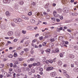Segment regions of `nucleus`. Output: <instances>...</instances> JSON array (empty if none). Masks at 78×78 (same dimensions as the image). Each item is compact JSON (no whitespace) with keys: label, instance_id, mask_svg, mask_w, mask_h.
<instances>
[{"label":"nucleus","instance_id":"obj_29","mask_svg":"<svg viewBox=\"0 0 78 78\" xmlns=\"http://www.w3.org/2000/svg\"><path fill=\"white\" fill-rule=\"evenodd\" d=\"M45 8H48V5L47 4L45 5L44 6Z\"/></svg>","mask_w":78,"mask_h":78},{"label":"nucleus","instance_id":"obj_4","mask_svg":"<svg viewBox=\"0 0 78 78\" xmlns=\"http://www.w3.org/2000/svg\"><path fill=\"white\" fill-rule=\"evenodd\" d=\"M5 15L6 16L9 17L11 16V14L8 11H7L5 12Z\"/></svg>","mask_w":78,"mask_h":78},{"label":"nucleus","instance_id":"obj_30","mask_svg":"<svg viewBox=\"0 0 78 78\" xmlns=\"http://www.w3.org/2000/svg\"><path fill=\"white\" fill-rule=\"evenodd\" d=\"M37 66V64L36 63H33L32 64V66Z\"/></svg>","mask_w":78,"mask_h":78},{"label":"nucleus","instance_id":"obj_42","mask_svg":"<svg viewBox=\"0 0 78 78\" xmlns=\"http://www.w3.org/2000/svg\"><path fill=\"white\" fill-rule=\"evenodd\" d=\"M60 19L61 20H62L63 19V16H60Z\"/></svg>","mask_w":78,"mask_h":78},{"label":"nucleus","instance_id":"obj_59","mask_svg":"<svg viewBox=\"0 0 78 78\" xmlns=\"http://www.w3.org/2000/svg\"><path fill=\"white\" fill-rule=\"evenodd\" d=\"M12 55H10V56H9V58H12Z\"/></svg>","mask_w":78,"mask_h":78},{"label":"nucleus","instance_id":"obj_11","mask_svg":"<svg viewBox=\"0 0 78 78\" xmlns=\"http://www.w3.org/2000/svg\"><path fill=\"white\" fill-rule=\"evenodd\" d=\"M14 22H15V23H18V20L17 18L14 19Z\"/></svg>","mask_w":78,"mask_h":78},{"label":"nucleus","instance_id":"obj_43","mask_svg":"<svg viewBox=\"0 0 78 78\" xmlns=\"http://www.w3.org/2000/svg\"><path fill=\"white\" fill-rule=\"evenodd\" d=\"M56 20L57 22H60V20L58 19H57Z\"/></svg>","mask_w":78,"mask_h":78},{"label":"nucleus","instance_id":"obj_26","mask_svg":"<svg viewBox=\"0 0 78 78\" xmlns=\"http://www.w3.org/2000/svg\"><path fill=\"white\" fill-rule=\"evenodd\" d=\"M22 33H23L24 34H26V33H27V31L25 30H22Z\"/></svg>","mask_w":78,"mask_h":78},{"label":"nucleus","instance_id":"obj_45","mask_svg":"<svg viewBox=\"0 0 78 78\" xmlns=\"http://www.w3.org/2000/svg\"><path fill=\"white\" fill-rule=\"evenodd\" d=\"M55 41V40L54 39H52L51 40V42H54Z\"/></svg>","mask_w":78,"mask_h":78},{"label":"nucleus","instance_id":"obj_22","mask_svg":"<svg viewBox=\"0 0 78 78\" xmlns=\"http://www.w3.org/2000/svg\"><path fill=\"white\" fill-rule=\"evenodd\" d=\"M51 19L54 21H55L56 20V18L55 17H51Z\"/></svg>","mask_w":78,"mask_h":78},{"label":"nucleus","instance_id":"obj_57","mask_svg":"<svg viewBox=\"0 0 78 78\" xmlns=\"http://www.w3.org/2000/svg\"><path fill=\"white\" fill-rule=\"evenodd\" d=\"M47 52H50V49H47Z\"/></svg>","mask_w":78,"mask_h":78},{"label":"nucleus","instance_id":"obj_37","mask_svg":"<svg viewBox=\"0 0 78 78\" xmlns=\"http://www.w3.org/2000/svg\"><path fill=\"white\" fill-rule=\"evenodd\" d=\"M37 77V78H41V76L40 75H39L37 74V76H36Z\"/></svg>","mask_w":78,"mask_h":78},{"label":"nucleus","instance_id":"obj_3","mask_svg":"<svg viewBox=\"0 0 78 78\" xmlns=\"http://www.w3.org/2000/svg\"><path fill=\"white\" fill-rule=\"evenodd\" d=\"M67 9H68V8H63V12H65V13H67V12H68V10Z\"/></svg>","mask_w":78,"mask_h":78},{"label":"nucleus","instance_id":"obj_17","mask_svg":"<svg viewBox=\"0 0 78 78\" xmlns=\"http://www.w3.org/2000/svg\"><path fill=\"white\" fill-rule=\"evenodd\" d=\"M37 3L39 4H41L42 3V0H37Z\"/></svg>","mask_w":78,"mask_h":78},{"label":"nucleus","instance_id":"obj_50","mask_svg":"<svg viewBox=\"0 0 78 78\" xmlns=\"http://www.w3.org/2000/svg\"><path fill=\"white\" fill-rule=\"evenodd\" d=\"M59 56L61 58L62 57V53H60L59 54Z\"/></svg>","mask_w":78,"mask_h":78},{"label":"nucleus","instance_id":"obj_47","mask_svg":"<svg viewBox=\"0 0 78 78\" xmlns=\"http://www.w3.org/2000/svg\"><path fill=\"white\" fill-rule=\"evenodd\" d=\"M67 30L68 31L70 32V33L71 32H72V30H70L69 29H67Z\"/></svg>","mask_w":78,"mask_h":78},{"label":"nucleus","instance_id":"obj_53","mask_svg":"<svg viewBox=\"0 0 78 78\" xmlns=\"http://www.w3.org/2000/svg\"><path fill=\"white\" fill-rule=\"evenodd\" d=\"M28 75H32V73L31 72H29L28 73Z\"/></svg>","mask_w":78,"mask_h":78},{"label":"nucleus","instance_id":"obj_19","mask_svg":"<svg viewBox=\"0 0 78 78\" xmlns=\"http://www.w3.org/2000/svg\"><path fill=\"white\" fill-rule=\"evenodd\" d=\"M31 22H32L33 23H35V22H35V20H30Z\"/></svg>","mask_w":78,"mask_h":78},{"label":"nucleus","instance_id":"obj_36","mask_svg":"<svg viewBox=\"0 0 78 78\" xmlns=\"http://www.w3.org/2000/svg\"><path fill=\"white\" fill-rule=\"evenodd\" d=\"M50 69V70H53L54 69V67H49Z\"/></svg>","mask_w":78,"mask_h":78},{"label":"nucleus","instance_id":"obj_18","mask_svg":"<svg viewBox=\"0 0 78 78\" xmlns=\"http://www.w3.org/2000/svg\"><path fill=\"white\" fill-rule=\"evenodd\" d=\"M57 11H58V12H61L62 10L61 9H57Z\"/></svg>","mask_w":78,"mask_h":78},{"label":"nucleus","instance_id":"obj_58","mask_svg":"<svg viewBox=\"0 0 78 78\" xmlns=\"http://www.w3.org/2000/svg\"><path fill=\"white\" fill-rule=\"evenodd\" d=\"M65 44L67 45V44H69V42L68 41H66L65 42Z\"/></svg>","mask_w":78,"mask_h":78},{"label":"nucleus","instance_id":"obj_12","mask_svg":"<svg viewBox=\"0 0 78 78\" xmlns=\"http://www.w3.org/2000/svg\"><path fill=\"white\" fill-rule=\"evenodd\" d=\"M13 67H15V68L16 69H18L19 67L18 66H17V65L15 64V65L13 66Z\"/></svg>","mask_w":78,"mask_h":78},{"label":"nucleus","instance_id":"obj_38","mask_svg":"<svg viewBox=\"0 0 78 78\" xmlns=\"http://www.w3.org/2000/svg\"><path fill=\"white\" fill-rule=\"evenodd\" d=\"M44 39V37L41 36L40 38V41H42V39Z\"/></svg>","mask_w":78,"mask_h":78},{"label":"nucleus","instance_id":"obj_21","mask_svg":"<svg viewBox=\"0 0 78 78\" xmlns=\"http://www.w3.org/2000/svg\"><path fill=\"white\" fill-rule=\"evenodd\" d=\"M65 75L66 77H67V78H69V77H70L69 75L67 73H66V74Z\"/></svg>","mask_w":78,"mask_h":78},{"label":"nucleus","instance_id":"obj_40","mask_svg":"<svg viewBox=\"0 0 78 78\" xmlns=\"http://www.w3.org/2000/svg\"><path fill=\"white\" fill-rule=\"evenodd\" d=\"M29 16H31L32 15V12H29Z\"/></svg>","mask_w":78,"mask_h":78},{"label":"nucleus","instance_id":"obj_2","mask_svg":"<svg viewBox=\"0 0 78 78\" xmlns=\"http://www.w3.org/2000/svg\"><path fill=\"white\" fill-rule=\"evenodd\" d=\"M53 61L51 60H47L45 61L46 64H49V63H53Z\"/></svg>","mask_w":78,"mask_h":78},{"label":"nucleus","instance_id":"obj_10","mask_svg":"<svg viewBox=\"0 0 78 78\" xmlns=\"http://www.w3.org/2000/svg\"><path fill=\"white\" fill-rule=\"evenodd\" d=\"M4 2L5 3H9L11 2V0H3Z\"/></svg>","mask_w":78,"mask_h":78},{"label":"nucleus","instance_id":"obj_52","mask_svg":"<svg viewBox=\"0 0 78 78\" xmlns=\"http://www.w3.org/2000/svg\"><path fill=\"white\" fill-rule=\"evenodd\" d=\"M9 70L10 72H12V68H9Z\"/></svg>","mask_w":78,"mask_h":78},{"label":"nucleus","instance_id":"obj_39","mask_svg":"<svg viewBox=\"0 0 78 78\" xmlns=\"http://www.w3.org/2000/svg\"><path fill=\"white\" fill-rule=\"evenodd\" d=\"M1 29H2V30H5V26H3L2 27H1Z\"/></svg>","mask_w":78,"mask_h":78},{"label":"nucleus","instance_id":"obj_32","mask_svg":"<svg viewBox=\"0 0 78 78\" xmlns=\"http://www.w3.org/2000/svg\"><path fill=\"white\" fill-rule=\"evenodd\" d=\"M18 39H15L14 40L13 42H16L17 41Z\"/></svg>","mask_w":78,"mask_h":78},{"label":"nucleus","instance_id":"obj_49","mask_svg":"<svg viewBox=\"0 0 78 78\" xmlns=\"http://www.w3.org/2000/svg\"><path fill=\"white\" fill-rule=\"evenodd\" d=\"M16 55H17V53H16V52L14 53V57H16Z\"/></svg>","mask_w":78,"mask_h":78},{"label":"nucleus","instance_id":"obj_7","mask_svg":"<svg viewBox=\"0 0 78 78\" xmlns=\"http://www.w3.org/2000/svg\"><path fill=\"white\" fill-rule=\"evenodd\" d=\"M69 56L70 58H71V59H73V58H75V56L73 55L72 54L69 55Z\"/></svg>","mask_w":78,"mask_h":78},{"label":"nucleus","instance_id":"obj_61","mask_svg":"<svg viewBox=\"0 0 78 78\" xmlns=\"http://www.w3.org/2000/svg\"><path fill=\"white\" fill-rule=\"evenodd\" d=\"M6 74H7V73L6 72L4 73H3V75H4V76H6Z\"/></svg>","mask_w":78,"mask_h":78},{"label":"nucleus","instance_id":"obj_35","mask_svg":"<svg viewBox=\"0 0 78 78\" xmlns=\"http://www.w3.org/2000/svg\"><path fill=\"white\" fill-rule=\"evenodd\" d=\"M25 40L24 39H23L22 40H21L20 41V43H23V41H24V40Z\"/></svg>","mask_w":78,"mask_h":78},{"label":"nucleus","instance_id":"obj_27","mask_svg":"<svg viewBox=\"0 0 78 78\" xmlns=\"http://www.w3.org/2000/svg\"><path fill=\"white\" fill-rule=\"evenodd\" d=\"M74 48L75 50H78V46H75Z\"/></svg>","mask_w":78,"mask_h":78},{"label":"nucleus","instance_id":"obj_46","mask_svg":"<svg viewBox=\"0 0 78 78\" xmlns=\"http://www.w3.org/2000/svg\"><path fill=\"white\" fill-rule=\"evenodd\" d=\"M47 70H48V71H49L50 70V67L47 68Z\"/></svg>","mask_w":78,"mask_h":78},{"label":"nucleus","instance_id":"obj_62","mask_svg":"<svg viewBox=\"0 0 78 78\" xmlns=\"http://www.w3.org/2000/svg\"><path fill=\"white\" fill-rule=\"evenodd\" d=\"M27 71H30V69H29V68H27Z\"/></svg>","mask_w":78,"mask_h":78},{"label":"nucleus","instance_id":"obj_15","mask_svg":"<svg viewBox=\"0 0 78 78\" xmlns=\"http://www.w3.org/2000/svg\"><path fill=\"white\" fill-rule=\"evenodd\" d=\"M34 59H35V58H30L29 60H28V61H34Z\"/></svg>","mask_w":78,"mask_h":78},{"label":"nucleus","instance_id":"obj_1","mask_svg":"<svg viewBox=\"0 0 78 78\" xmlns=\"http://www.w3.org/2000/svg\"><path fill=\"white\" fill-rule=\"evenodd\" d=\"M56 75V72H52L50 73V75L52 77H55Z\"/></svg>","mask_w":78,"mask_h":78},{"label":"nucleus","instance_id":"obj_31","mask_svg":"<svg viewBox=\"0 0 78 78\" xmlns=\"http://www.w3.org/2000/svg\"><path fill=\"white\" fill-rule=\"evenodd\" d=\"M15 34L16 36H19V35L20 34V33H15Z\"/></svg>","mask_w":78,"mask_h":78},{"label":"nucleus","instance_id":"obj_48","mask_svg":"<svg viewBox=\"0 0 78 78\" xmlns=\"http://www.w3.org/2000/svg\"><path fill=\"white\" fill-rule=\"evenodd\" d=\"M32 67V64H29V68H31Z\"/></svg>","mask_w":78,"mask_h":78},{"label":"nucleus","instance_id":"obj_16","mask_svg":"<svg viewBox=\"0 0 78 78\" xmlns=\"http://www.w3.org/2000/svg\"><path fill=\"white\" fill-rule=\"evenodd\" d=\"M5 66V65L4 64H2L0 65V68H1L2 69H3V67Z\"/></svg>","mask_w":78,"mask_h":78},{"label":"nucleus","instance_id":"obj_63","mask_svg":"<svg viewBox=\"0 0 78 78\" xmlns=\"http://www.w3.org/2000/svg\"><path fill=\"white\" fill-rule=\"evenodd\" d=\"M3 75H2V74H1L0 75V78H3Z\"/></svg>","mask_w":78,"mask_h":78},{"label":"nucleus","instance_id":"obj_24","mask_svg":"<svg viewBox=\"0 0 78 78\" xmlns=\"http://www.w3.org/2000/svg\"><path fill=\"white\" fill-rule=\"evenodd\" d=\"M29 50L28 49L25 48L24 50V51H25V52H27V51H28Z\"/></svg>","mask_w":78,"mask_h":78},{"label":"nucleus","instance_id":"obj_33","mask_svg":"<svg viewBox=\"0 0 78 78\" xmlns=\"http://www.w3.org/2000/svg\"><path fill=\"white\" fill-rule=\"evenodd\" d=\"M9 65L10 67H12L13 66V64H12V63H11Z\"/></svg>","mask_w":78,"mask_h":78},{"label":"nucleus","instance_id":"obj_60","mask_svg":"<svg viewBox=\"0 0 78 78\" xmlns=\"http://www.w3.org/2000/svg\"><path fill=\"white\" fill-rule=\"evenodd\" d=\"M74 0H71L70 1V2L71 3H73L74 2Z\"/></svg>","mask_w":78,"mask_h":78},{"label":"nucleus","instance_id":"obj_23","mask_svg":"<svg viewBox=\"0 0 78 78\" xmlns=\"http://www.w3.org/2000/svg\"><path fill=\"white\" fill-rule=\"evenodd\" d=\"M31 72H32V73H34V72H35V70L33 69H31Z\"/></svg>","mask_w":78,"mask_h":78},{"label":"nucleus","instance_id":"obj_5","mask_svg":"<svg viewBox=\"0 0 78 78\" xmlns=\"http://www.w3.org/2000/svg\"><path fill=\"white\" fill-rule=\"evenodd\" d=\"M13 33L12 31H9L8 32L7 34L8 36H12Z\"/></svg>","mask_w":78,"mask_h":78},{"label":"nucleus","instance_id":"obj_13","mask_svg":"<svg viewBox=\"0 0 78 78\" xmlns=\"http://www.w3.org/2000/svg\"><path fill=\"white\" fill-rule=\"evenodd\" d=\"M73 70L74 71V72H78V68H75Z\"/></svg>","mask_w":78,"mask_h":78},{"label":"nucleus","instance_id":"obj_41","mask_svg":"<svg viewBox=\"0 0 78 78\" xmlns=\"http://www.w3.org/2000/svg\"><path fill=\"white\" fill-rule=\"evenodd\" d=\"M32 5H33L34 6H36V4H35V2H33L32 4Z\"/></svg>","mask_w":78,"mask_h":78},{"label":"nucleus","instance_id":"obj_54","mask_svg":"<svg viewBox=\"0 0 78 78\" xmlns=\"http://www.w3.org/2000/svg\"><path fill=\"white\" fill-rule=\"evenodd\" d=\"M40 71H41V72L42 71H43V68H40Z\"/></svg>","mask_w":78,"mask_h":78},{"label":"nucleus","instance_id":"obj_56","mask_svg":"<svg viewBox=\"0 0 78 78\" xmlns=\"http://www.w3.org/2000/svg\"><path fill=\"white\" fill-rule=\"evenodd\" d=\"M19 60L20 61H22V58H20L19 59Z\"/></svg>","mask_w":78,"mask_h":78},{"label":"nucleus","instance_id":"obj_28","mask_svg":"<svg viewBox=\"0 0 78 78\" xmlns=\"http://www.w3.org/2000/svg\"><path fill=\"white\" fill-rule=\"evenodd\" d=\"M21 48H22V47L21 46H20L17 48L18 50H20V49H21Z\"/></svg>","mask_w":78,"mask_h":78},{"label":"nucleus","instance_id":"obj_8","mask_svg":"<svg viewBox=\"0 0 78 78\" xmlns=\"http://www.w3.org/2000/svg\"><path fill=\"white\" fill-rule=\"evenodd\" d=\"M19 4L20 5H23V4H24V2L20 1V2H19Z\"/></svg>","mask_w":78,"mask_h":78},{"label":"nucleus","instance_id":"obj_34","mask_svg":"<svg viewBox=\"0 0 78 78\" xmlns=\"http://www.w3.org/2000/svg\"><path fill=\"white\" fill-rule=\"evenodd\" d=\"M29 38V37L27 36L25 38H24L23 39L25 40V39H28Z\"/></svg>","mask_w":78,"mask_h":78},{"label":"nucleus","instance_id":"obj_64","mask_svg":"<svg viewBox=\"0 0 78 78\" xmlns=\"http://www.w3.org/2000/svg\"><path fill=\"white\" fill-rule=\"evenodd\" d=\"M53 14L54 15H56V12H54Z\"/></svg>","mask_w":78,"mask_h":78},{"label":"nucleus","instance_id":"obj_9","mask_svg":"<svg viewBox=\"0 0 78 78\" xmlns=\"http://www.w3.org/2000/svg\"><path fill=\"white\" fill-rule=\"evenodd\" d=\"M58 62V66H61L62 64V63L61 61H59Z\"/></svg>","mask_w":78,"mask_h":78},{"label":"nucleus","instance_id":"obj_51","mask_svg":"<svg viewBox=\"0 0 78 78\" xmlns=\"http://www.w3.org/2000/svg\"><path fill=\"white\" fill-rule=\"evenodd\" d=\"M28 28L29 30H32L31 29L32 28L30 26L28 27Z\"/></svg>","mask_w":78,"mask_h":78},{"label":"nucleus","instance_id":"obj_14","mask_svg":"<svg viewBox=\"0 0 78 78\" xmlns=\"http://www.w3.org/2000/svg\"><path fill=\"white\" fill-rule=\"evenodd\" d=\"M17 19H18V23H19V22H22V19H21V18H17Z\"/></svg>","mask_w":78,"mask_h":78},{"label":"nucleus","instance_id":"obj_20","mask_svg":"<svg viewBox=\"0 0 78 78\" xmlns=\"http://www.w3.org/2000/svg\"><path fill=\"white\" fill-rule=\"evenodd\" d=\"M46 44H47V42H44L42 44V45L43 47H44V46H45Z\"/></svg>","mask_w":78,"mask_h":78},{"label":"nucleus","instance_id":"obj_44","mask_svg":"<svg viewBox=\"0 0 78 78\" xmlns=\"http://www.w3.org/2000/svg\"><path fill=\"white\" fill-rule=\"evenodd\" d=\"M13 78H16V73H14L13 74Z\"/></svg>","mask_w":78,"mask_h":78},{"label":"nucleus","instance_id":"obj_25","mask_svg":"<svg viewBox=\"0 0 78 78\" xmlns=\"http://www.w3.org/2000/svg\"><path fill=\"white\" fill-rule=\"evenodd\" d=\"M43 14L44 16H47V15H48V13L45 12H44Z\"/></svg>","mask_w":78,"mask_h":78},{"label":"nucleus","instance_id":"obj_55","mask_svg":"<svg viewBox=\"0 0 78 78\" xmlns=\"http://www.w3.org/2000/svg\"><path fill=\"white\" fill-rule=\"evenodd\" d=\"M39 74L40 75H43V72H42L41 71L39 72Z\"/></svg>","mask_w":78,"mask_h":78},{"label":"nucleus","instance_id":"obj_6","mask_svg":"<svg viewBox=\"0 0 78 78\" xmlns=\"http://www.w3.org/2000/svg\"><path fill=\"white\" fill-rule=\"evenodd\" d=\"M21 17L23 18V19H24L26 20H27L28 19V17H27L23 15H21Z\"/></svg>","mask_w":78,"mask_h":78}]
</instances>
